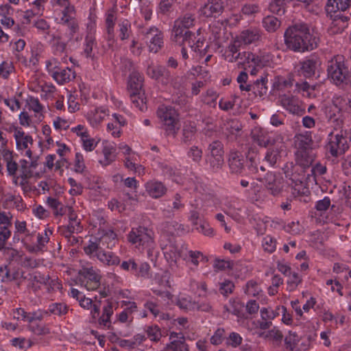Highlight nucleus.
I'll return each mask as SVG.
<instances>
[{
  "label": "nucleus",
  "mask_w": 351,
  "mask_h": 351,
  "mask_svg": "<svg viewBox=\"0 0 351 351\" xmlns=\"http://www.w3.org/2000/svg\"><path fill=\"white\" fill-rule=\"evenodd\" d=\"M284 38L285 44L289 49L300 53L317 48L319 41L305 23H297L289 26L284 33Z\"/></svg>",
  "instance_id": "obj_1"
},
{
  "label": "nucleus",
  "mask_w": 351,
  "mask_h": 351,
  "mask_svg": "<svg viewBox=\"0 0 351 351\" xmlns=\"http://www.w3.org/2000/svg\"><path fill=\"white\" fill-rule=\"evenodd\" d=\"M328 78L337 86H351V71L341 56H336L328 61Z\"/></svg>",
  "instance_id": "obj_2"
},
{
  "label": "nucleus",
  "mask_w": 351,
  "mask_h": 351,
  "mask_svg": "<svg viewBox=\"0 0 351 351\" xmlns=\"http://www.w3.org/2000/svg\"><path fill=\"white\" fill-rule=\"evenodd\" d=\"M128 241L136 247L147 248V253L155 247L154 233L152 229L144 226L133 228L128 235Z\"/></svg>",
  "instance_id": "obj_3"
},
{
  "label": "nucleus",
  "mask_w": 351,
  "mask_h": 351,
  "mask_svg": "<svg viewBox=\"0 0 351 351\" xmlns=\"http://www.w3.org/2000/svg\"><path fill=\"white\" fill-rule=\"evenodd\" d=\"M157 115L164 123L166 135L176 136L179 129V121L176 110L171 106H161Z\"/></svg>",
  "instance_id": "obj_4"
},
{
  "label": "nucleus",
  "mask_w": 351,
  "mask_h": 351,
  "mask_svg": "<svg viewBox=\"0 0 351 351\" xmlns=\"http://www.w3.org/2000/svg\"><path fill=\"white\" fill-rule=\"evenodd\" d=\"M78 275L81 285H84L88 291H94L100 286L101 276L93 267H83L79 270Z\"/></svg>",
  "instance_id": "obj_5"
},
{
  "label": "nucleus",
  "mask_w": 351,
  "mask_h": 351,
  "mask_svg": "<svg viewBox=\"0 0 351 351\" xmlns=\"http://www.w3.org/2000/svg\"><path fill=\"white\" fill-rule=\"evenodd\" d=\"M330 138L326 149L332 156L337 158L338 156L343 154L349 148L347 138L342 134L332 135L330 134Z\"/></svg>",
  "instance_id": "obj_6"
},
{
  "label": "nucleus",
  "mask_w": 351,
  "mask_h": 351,
  "mask_svg": "<svg viewBox=\"0 0 351 351\" xmlns=\"http://www.w3.org/2000/svg\"><path fill=\"white\" fill-rule=\"evenodd\" d=\"M252 138L259 146L269 147L278 143H281L282 138L280 136H276L269 132L259 130L256 132L252 131Z\"/></svg>",
  "instance_id": "obj_7"
},
{
  "label": "nucleus",
  "mask_w": 351,
  "mask_h": 351,
  "mask_svg": "<svg viewBox=\"0 0 351 351\" xmlns=\"http://www.w3.org/2000/svg\"><path fill=\"white\" fill-rule=\"evenodd\" d=\"M171 39L179 45H191V43L195 40L196 36L195 33L190 29L173 25Z\"/></svg>",
  "instance_id": "obj_8"
},
{
  "label": "nucleus",
  "mask_w": 351,
  "mask_h": 351,
  "mask_svg": "<svg viewBox=\"0 0 351 351\" xmlns=\"http://www.w3.org/2000/svg\"><path fill=\"white\" fill-rule=\"evenodd\" d=\"M300 67L298 71L300 75L306 78H310L315 75V71L321 63L317 56H311L300 62Z\"/></svg>",
  "instance_id": "obj_9"
},
{
  "label": "nucleus",
  "mask_w": 351,
  "mask_h": 351,
  "mask_svg": "<svg viewBox=\"0 0 351 351\" xmlns=\"http://www.w3.org/2000/svg\"><path fill=\"white\" fill-rule=\"evenodd\" d=\"M245 160L243 156L239 152L232 151L228 157V165L230 173L241 174L245 169Z\"/></svg>",
  "instance_id": "obj_10"
},
{
  "label": "nucleus",
  "mask_w": 351,
  "mask_h": 351,
  "mask_svg": "<svg viewBox=\"0 0 351 351\" xmlns=\"http://www.w3.org/2000/svg\"><path fill=\"white\" fill-rule=\"evenodd\" d=\"M280 101L282 107L293 114L302 116L305 112V110L298 104V99L293 97L284 95L280 97Z\"/></svg>",
  "instance_id": "obj_11"
},
{
  "label": "nucleus",
  "mask_w": 351,
  "mask_h": 351,
  "mask_svg": "<svg viewBox=\"0 0 351 351\" xmlns=\"http://www.w3.org/2000/svg\"><path fill=\"white\" fill-rule=\"evenodd\" d=\"M224 10V3L221 0H210L202 8V14L206 17H217Z\"/></svg>",
  "instance_id": "obj_12"
},
{
  "label": "nucleus",
  "mask_w": 351,
  "mask_h": 351,
  "mask_svg": "<svg viewBox=\"0 0 351 351\" xmlns=\"http://www.w3.org/2000/svg\"><path fill=\"white\" fill-rule=\"evenodd\" d=\"M294 144L297 149L296 152L313 151V141L311 132H305L304 133L296 134L294 137Z\"/></svg>",
  "instance_id": "obj_13"
},
{
  "label": "nucleus",
  "mask_w": 351,
  "mask_h": 351,
  "mask_svg": "<svg viewBox=\"0 0 351 351\" xmlns=\"http://www.w3.org/2000/svg\"><path fill=\"white\" fill-rule=\"evenodd\" d=\"M315 160V156L313 151H302L295 152V166L299 167L301 171H306L311 167L312 163Z\"/></svg>",
  "instance_id": "obj_14"
},
{
  "label": "nucleus",
  "mask_w": 351,
  "mask_h": 351,
  "mask_svg": "<svg viewBox=\"0 0 351 351\" xmlns=\"http://www.w3.org/2000/svg\"><path fill=\"white\" fill-rule=\"evenodd\" d=\"M332 20V25L337 28V32H342L348 27L350 16H346L341 12L336 11L332 14H327Z\"/></svg>",
  "instance_id": "obj_15"
},
{
  "label": "nucleus",
  "mask_w": 351,
  "mask_h": 351,
  "mask_svg": "<svg viewBox=\"0 0 351 351\" xmlns=\"http://www.w3.org/2000/svg\"><path fill=\"white\" fill-rule=\"evenodd\" d=\"M261 38V31L260 29L254 27V28H249L247 29L243 30L241 32L239 36H237V39L241 43H243L245 45L251 44L254 42L258 41Z\"/></svg>",
  "instance_id": "obj_16"
},
{
  "label": "nucleus",
  "mask_w": 351,
  "mask_h": 351,
  "mask_svg": "<svg viewBox=\"0 0 351 351\" xmlns=\"http://www.w3.org/2000/svg\"><path fill=\"white\" fill-rule=\"evenodd\" d=\"M143 77L138 71H132L129 76L128 90L129 93H141L142 92V87L143 83Z\"/></svg>",
  "instance_id": "obj_17"
},
{
  "label": "nucleus",
  "mask_w": 351,
  "mask_h": 351,
  "mask_svg": "<svg viewBox=\"0 0 351 351\" xmlns=\"http://www.w3.org/2000/svg\"><path fill=\"white\" fill-rule=\"evenodd\" d=\"M305 173L306 171H301L299 167L291 165V169L288 168L285 171V177L287 178V184L290 186L303 181L305 178Z\"/></svg>",
  "instance_id": "obj_18"
},
{
  "label": "nucleus",
  "mask_w": 351,
  "mask_h": 351,
  "mask_svg": "<svg viewBox=\"0 0 351 351\" xmlns=\"http://www.w3.org/2000/svg\"><path fill=\"white\" fill-rule=\"evenodd\" d=\"M351 0H327L325 7L326 14H332L336 11L344 12L350 5Z\"/></svg>",
  "instance_id": "obj_19"
},
{
  "label": "nucleus",
  "mask_w": 351,
  "mask_h": 351,
  "mask_svg": "<svg viewBox=\"0 0 351 351\" xmlns=\"http://www.w3.org/2000/svg\"><path fill=\"white\" fill-rule=\"evenodd\" d=\"M282 147V142L268 147L263 161L267 162L269 167H273L280 157V151Z\"/></svg>",
  "instance_id": "obj_20"
},
{
  "label": "nucleus",
  "mask_w": 351,
  "mask_h": 351,
  "mask_svg": "<svg viewBox=\"0 0 351 351\" xmlns=\"http://www.w3.org/2000/svg\"><path fill=\"white\" fill-rule=\"evenodd\" d=\"M97 258L102 263L108 265H118L120 263V258L112 252L99 251L97 253Z\"/></svg>",
  "instance_id": "obj_21"
},
{
  "label": "nucleus",
  "mask_w": 351,
  "mask_h": 351,
  "mask_svg": "<svg viewBox=\"0 0 351 351\" xmlns=\"http://www.w3.org/2000/svg\"><path fill=\"white\" fill-rule=\"evenodd\" d=\"M146 191L154 198L162 196L166 192V188L160 182H149L145 185Z\"/></svg>",
  "instance_id": "obj_22"
},
{
  "label": "nucleus",
  "mask_w": 351,
  "mask_h": 351,
  "mask_svg": "<svg viewBox=\"0 0 351 351\" xmlns=\"http://www.w3.org/2000/svg\"><path fill=\"white\" fill-rule=\"evenodd\" d=\"M53 80L59 84H64L75 77L74 72L69 67L62 68L58 73H53Z\"/></svg>",
  "instance_id": "obj_23"
},
{
  "label": "nucleus",
  "mask_w": 351,
  "mask_h": 351,
  "mask_svg": "<svg viewBox=\"0 0 351 351\" xmlns=\"http://www.w3.org/2000/svg\"><path fill=\"white\" fill-rule=\"evenodd\" d=\"M205 162L210 171L217 173L224 165V158L205 155Z\"/></svg>",
  "instance_id": "obj_24"
},
{
  "label": "nucleus",
  "mask_w": 351,
  "mask_h": 351,
  "mask_svg": "<svg viewBox=\"0 0 351 351\" xmlns=\"http://www.w3.org/2000/svg\"><path fill=\"white\" fill-rule=\"evenodd\" d=\"M267 80L265 77H261V79L256 80L253 84H251V91L256 95L262 97L267 92V87L266 84Z\"/></svg>",
  "instance_id": "obj_25"
},
{
  "label": "nucleus",
  "mask_w": 351,
  "mask_h": 351,
  "mask_svg": "<svg viewBox=\"0 0 351 351\" xmlns=\"http://www.w3.org/2000/svg\"><path fill=\"white\" fill-rule=\"evenodd\" d=\"M206 156L224 158L223 145L219 141H214L207 147Z\"/></svg>",
  "instance_id": "obj_26"
},
{
  "label": "nucleus",
  "mask_w": 351,
  "mask_h": 351,
  "mask_svg": "<svg viewBox=\"0 0 351 351\" xmlns=\"http://www.w3.org/2000/svg\"><path fill=\"white\" fill-rule=\"evenodd\" d=\"M173 202L171 204H168L167 208H164V212L171 216L174 213L184 207V204L182 202V196L179 193H176L173 197Z\"/></svg>",
  "instance_id": "obj_27"
},
{
  "label": "nucleus",
  "mask_w": 351,
  "mask_h": 351,
  "mask_svg": "<svg viewBox=\"0 0 351 351\" xmlns=\"http://www.w3.org/2000/svg\"><path fill=\"white\" fill-rule=\"evenodd\" d=\"M195 18L194 15L186 13L183 16L178 18L175 21L173 25L180 27L181 28L189 29L195 24Z\"/></svg>",
  "instance_id": "obj_28"
},
{
  "label": "nucleus",
  "mask_w": 351,
  "mask_h": 351,
  "mask_svg": "<svg viewBox=\"0 0 351 351\" xmlns=\"http://www.w3.org/2000/svg\"><path fill=\"white\" fill-rule=\"evenodd\" d=\"M292 0H271L268 9L274 14L282 16L285 12L286 4Z\"/></svg>",
  "instance_id": "obj_29"
},
{
  "label": "nucleus",
  "mask_w": 351,
  "mask_h": 351,
  "mask_svg": "<svg viewBox=\"0 0 351 351\" xmlns=\"http://www.w3.org/2000/svg\"><path fill=\"white\" fill-rule=\"evenodd\" d=\"M196 132L197 129L195 125L191 124L184 125L182 129V143L185 145L190 144L195 139Z\"/></svg>",
  "instance_id": "obj_30"
},
{
  "label": "nucleus",
  "mask_w": 351,
  "mask_h": 351,
  "mask_svg": "<svg viewBox=\"0 0 351 351\" xmlns=\"http://www.w3.org/2000/svg\"><path fill=\"white\" fill-rule=\"evenodd\" d=\"M263 25L267 32H276L281 25V21L273 16H267L263 20Z\"/></svg>",
  "instance_id": "obj_31"
},
{
  "label": "nucleus",
  "mask_w": 351,
  "mask_h": 351,
  "mask_svg": "<svg viewBox=\"0 0 351 351\" xmlns=\"http://www.w3.org/2000/svg\"><path fill=\"white\" fill-rule=\"evenodd\" d=\"M289 187L291 189V193L294 198L300 197V195H306V193H311L304 180L290 185Z\"/></svg>",
  "instance_id": "obj_32"
},
{
  "label": "nucleus",
  "mask_w": 351,
  "mask_h": 351,
  "mask_svg": "<svg viewBox=\"0 0 351 351\" xmlns=\"http://www.w3.org/2000/svg\"><path fill=\"white\" fill-rule=\"evenodd\" d=\"M165 351H189V346L184 339H174L165 347Z\"/></svg>",
  "instance_id": "obj_33"
},
{
  "label": "nucleus",
  "mask_w": 351,
  "mask_h": 351,
  "mask_svg": "<svg viewBox=\"0 0 351 351\" xmlns=\"http://www.w3.org/2000/svg\"><path fill=\"white\" fill-rule=\"evenodd\" d=\"M265 65L266 62L263 58L252 52H249V54L247 56L246 67L247 66L251 68V66H256L262 69Z\"/></svg>",
  "instance_id": "obj_34"
},
{
  "label": "nucleus",
  "mask_w": 351,
  "mask_h": 351,
  "mask_svg": "<svg viewBox=\"0 0 351 351\" xmlns=\"http://www.w3.org/2000/svg\"><path fill=\"white\" fill-rule=\"evenodd\" d=\"M68 306L64 303H53L49 305L48 311H45V314H48L49 312L51 314L56 315L58 316H62L67 313Z\"/></svg>",
  "instance_id": "obj_35"
},
{
  "label": "nucleus",
  "mask_w": 351,
  "mask_h": 351,
  "mask_svg": "<svg viewBox=\"0 0 351 351\" xmlns=\"http://www.w3.org/2000/svg\"><path fill=\"white\" fill-rule=\"evenodd\" d=\"M300 337L295 332L289 331L285 338V345L287 350L293 351L300 341Z\"/></svg>",
  "instance_id": "obj_36"
},
{
  "label": "nucleus",
  "mask_w": 351,
  "mask_h": 351,
  "mask_svg": "<svg viewBox=\"0 0 351 351\" xmlns=\"http://www.w3.org/2000/svg\"><path fill=\"white\" fill-rule=\"evenodd\" d=\"M186 155L188 158L193 161V162L195 164H199L202 160L203 151L199 147L193 145L189 149Z\"/></svg>",
  "instance_id": "obj_37"
},
{
  "label": "nucleus",
  "mask_w": 351,
  "mask_h": 351,
  "mask_svg": "<svg viewBox=\"0 0 351 351\" xmlns=\"http://www.w3.org/2000/svg\"><path fill=\"white\" fill-rule=\"evenodd\" d=\"M131 101L134 106L138 108L140 110L143 111L144 108H146V103L145 98H143V94L141 93H129Z\"/></svg>",
  "instance_id": "obj_38"
},
{
  "label": "nucleus",
  "mask_w": 351,
  "mask_h": 351,
  "mask_svg": "<svg viewBox=\"0 0 351 351\" xmlns=\"http://www.w3.org/2000/svg\"><path fill=\"white\" fill-rule=\"evenodd\" d=\"M256 158L257 154L254 151V149H250L246 156V158L248 160L247 167L250 171L254 173H257L258 169Z\"/></svg>",
  "instance_id": "obj_39"
},
{
  "label": "nucleus",
  "mask_w": 351,
  "mask_h": 351,
  "mask_svg": "<svg viewBox=\"0 0 351 351\" xmlns=\"http://www.w3.org/2000/svg\"><path fill=\"white\" fill-rule=\"evenodd\" d=\"M140 33L144 36V39L145 42L148 43L152 39H154L156 36L161 33L157 27H151L149 28L143 27L140 32Z\"/></svg>",
  "instance_id": "obj_40"
},
{
  "label": "nucleus",
  "mask_w": 351,
  "mask_h": 351,
  "mask_svg": "<svg viewBox=\"0 0 351 351\" xmlns=\"http://www.w3.org/2000/svg\"><path fill=\"white\" fill-rule=\"evenodd\" d=\"M150 52L157 53L163 45V35L161 32L148 43Z\"/></svg>",
  "instance_id": "obj_41"
},
{
  "label": "nucleus",
  "mask_w": 351,
  "mask_h": 351,
  "mask_svg": "<svg viewBox=\"0 0 351 351\" xmlns=\"http://www.w3.org/2000/svg\"><path fill=\"white\" fill-rule=\"evenodd\" d=\"M115 149L112 146H105L103 149V154L104 155V160H100V163L104 166L110 165L115 160V156L113 155Z\"/></svg>",
  "instance_id": "obj_42"
},
{
  "label": "nucleus",
  "mask_w": 351,
  "mask_h": 351,
  "mask_svg": "<svg viewBox=\"0 0 351 351\" xmlns=\"http://www.w3.org/2000/svg\"><path fill=\"white\" fill-rule=\"evenodd\" d=\"M77 136H81L84 149L90 152L95 149L96 145L94 144L95 140L93 138H89V135L86 131L77 133Z\"/></svg>",
  "instance_id": "obj_43"
},
{
  "label": "nucleus",
  "mask_w": 351,
  "mask_h": 351,
  "mask_svg": "<svg viewBox=\"0 0 351 351\" xmlns=\"http://www.w3.org/2000/svg\"><path fill=\"white\" fill-rule=\"evenodd\" d=\"M146 332L151 341L157 342L160 339V329L156 325L148 326L146 329Z\"/></svg>",
  "instance_id": "obj_44"
},
{
  "label": "nucleus",
  "mask_w": 351,
  "mask_h": 351,
  "mask_svg": "<svg viewBox=\"0 0 351 351\" xmlns=\"http://www.w3.org/2000/svg\"><path fill=\"white\" fill-rule=\"evenodd\" d=\"M195 302L191 301L186 298H179L176 302V304L179 308L186 311H195Z\"/></svg>",
  "instance_id": "obj_45"
},
{
  "label": "nucleus",
  "mask_w": 351,
  "mask_h": 351,
  "mask_svg": "<svg viewBox=\"0 0 351 351\" xmlns=\"http://www.w3.org/2000/svg\"><path fill=\"white\" fill-rule=\"evenodd\" d=\"M137 264L138 263H136L134 258H130L128 261H123L120 265V267L123 270L130 271L136 276Z\"/></svg>",
  "instance_id": "obj_46"
},
{
  "label": "nucleus",
  "mask_w": 351,
  "mask_h": 351,
  "mask_svg": "<svg viewBox=\"0 0 351 351\" xmlns=\"http://www.w3.org/2000/svg\"><path fill=\"white\" fill-rule=\"evenodd\" d=\"M264 250L271 253L275 251L276 247V241L270 236H266L263 242Z\"/></svg>",
  "instance_id": "obj_47"
},
{
  "label": "nucleus",
  "mask_w": 351,
  "mask_h": 351,
  "mask_svg": "<svg viewBox=\"0 0 351 351\" xmlns=\"http://www.w3.org/2000/svg\"><path fill=\"white\" fill-rule=\"evenodd\" d=\"M327 168L321 163H317L315 166L311 167V173H307V178L311 176L315 178L317 176H322L326 173Z\"/></svg>",
  "instance_id": "obj_48"
},
{
  "label": "nucleus",
  "mask_w": 351,
  "mask_h": 351,
  "mask_svg": "<svg viewBox=\"0 0 351 351\" xmlns=\"http://www.w3.org/2000/svg\"><path fill=\"white\" fill-rule=\"evenodd\" d=\"M266 189L271 195L274 196L279 195L282 193L283 189V184L281 179L274 182V183Z\"/></svg>",
  "instance_id": "obj_49"
},
{
  "label": "nucleus",
  "mask_w": 351,
  "mask_h": 351,
  "mask_svg": "<svg viewBox=\"0 0 351 351\" xmlns=\"http://www.w3.org/2000/svg\"><path fill=\"white\" fill-rule=\"evenodd\" d=\"M335 105L339 106L340 110H344L346 111L351 110V97H338L334 101Z\"/></svg>",
  "instance_id": "obj_50"
},
{
  "label": "nucleus",
  "mask_w": 351,
  "mask_h": 351,
  "mask_svg": "<svg viewBox=\"0 0 351 351\" xmlns=\"http://www.w3.org/2000/svg\"><path fill=\"white\" fill-rule=\"evenodd\" d=\"M30 330L36 335H45L49 334V329L45 326H41L38 324H32L29 326Z\"/></svg>",
  "instance_id": "obj_51"
},
{
  "label": "nucleus",
  "mask_w": 351,
  "mask_h": 351,
  "mask_svg": "<svg viewBox=\"0 0 351 351\" xmlns=\"http://www.w3.org/2000/svg\"><path fill=\"white\" fill-rule=\"evenodd\" d=\"M234 288V285L232 281L225 280L220 283L219 291L222 295L227 296L232 292Z\"/></svg>",
  "instance_id": "obj_52"
},
{
  "label": "nucleus",
  "mask_w": 351,
  "mask_h": 351,
  "mask_svg": "<svg viewBox=\"0 0 351 351\" xmlns=\"http://www.w3.org/2000/svg\"><path fill=\"white\" fill-rule=\"evenodd\" d=\"M250 51H241L240 49L237 53L234 54L235 61L238 62V64L239 66H241L245 70H246V60L247 56L249 54Z\"/></svg>",
  "instance_id": "obj_53"
},
{
  "label": "nucleus",
  "mask_w": 351,
  "mask_h": 351,
  "mask_svg": "<svg viewBox=\"0 0 351 351\" xmlns=\"http://www.w3.org/2000/svg\"><path fill=\"white\" fill-rule=\"evenodd\" d=\"M13 70L14 66L11 63L3 62L0 64V77L7 79Z\"/></svg>",
  "instance_id": "obj_54"
},
{
  "label": "nucleus",
  "mask_w": 351,
  "mask_h": 351,
  "mask_svg": "<svg viewBox=\"0 0 351 351\" xmlns=\"http://www.w3.org/2000/svg\"><path fill=\"white\" fill-rule=\"evenodd\" d=\"M163 66L158 65V66H149L147 69V74L152 77V79L155 80H160V73L162 71Z\"/></svg>",
  "instance_id": "obj_55"
},
{
  "label": "nucleus",
  "mask_w": 351,
  "mask_h": 351,
  "mask_svg": "<svg viewBox=\"0 0 351 351\" xmlns=\"http://www.w3.org/2000/svg\"><path fill=\"white\" fill-rule=\"evenodd\" d=\"M150 266L147 263H141L137 264L136 276L148 277Z\"/></svg>",
  "instance_id": "obj_56"
},
{
  "label": "nucleus",
  "mask_w": 351,
  "mask_h": 351,
  "mask_svg": "<svg viewBox=\"0 0 351 351\" xmlns=\"http://www.w3.org/2000/svg\"><path fill=\"white\" fill-rule=\"evenodd\" d=\"M214 267L218 270H225L226 269H232L233 261H226L223 259H215Z\"/></svg>",
  "instance_id": "obj_57"
},
{
  "label": "nucleus",
  "mask_w": 351,
  "mask_h": 351,
  "mask_svg": "<svg viewBox=\"0 0 351 351\" xmlns=\"http://www.w3.org/2000/svg\"><path fill=\"white\" fill-rule=\"evenodd\" d=\"M225 330L223 328H218L210 338V343L217 346L222 343Z\"/></svg>",
  "instance_id": "obj_58"
},
{
  "label": "nucleus",
  "mask_w": 351,
  "mask_h": 351,
  "mask_svg": "<svg viewBox=\"0 0 351 351\" xmlns=\"http://www.w3.org/2000/svg\"><path fill=\"white\" fill-rule=\"evenodd\" d=\"M165 256H169V258L171 261H176L178 258L180 256V252L177 247L170 245L168 247L166 248V252H165Z\"/></svg>",
  "instance_id": "obj_59"
},
{
  "label": "nucleus",
  "mask_w": 351,
  "mask_h": 351,
  "mask_svg": "<svg viewBox=\"0 0 351 351\" xmlns=\"http://www.w3.org/2000/svg\"><path fill=\"white\" fill-rule=\"evenodd\" d=\"M75 171L76 173H82L85 168V165L84 163L83 156L80 153L75 154Z\"/></svg>",
  "instance_id": "obj_60"
},
{
  "label": "nucleus",
  "mask_w": 351,
  "mask_h": 351,
  "mask_svg": "<svg viewBox=\"0 0 351 351\" xmlns=\"http://www.w3.org/2000/svg\"><path fill=\"white\" fill-rule=\"evenodd\" d=\"M228 343L234 348H236L241 344L242 337L239 333L232 332L230 334L228 339Z\"/></svg>",
  "instance_id": "obj_61"
},
{
  "label": "nucleus",
  "mask_w": 351,
  "mask_h": 351,
  "mask_svg": "<svg viewBox=\"0 0 351 351\" xmlns=\"http://www.w3.org/2000/svg\"><path fill=\"white\" fill-rule=\"evenodd\" d=\"M267 337L271 338L276 342L277 346H279L283 339V335L281 331L276 328H273L268 332Z\"/></svg>",
  "instance_id": "obj_62"
},
{
  "label": "nucleus",
  "mask_w": 351,
  "mask_h": 351,
  "mask_svg": "<svg viewBox=\"0 0 351 351\" xmlns=\"http://www.w3.org/2000/svg\"><path fill=\"white\" fill-rule=\"evenodd\" d=\"M330 206V199L328 197H325L323 199L317 202L315 209L319 212L326 211Z\"/></svg>",
  "instance_id": "obj_63"
},
{
  "label": "nucleus",
  "mask_w": 351,
  "mask_h": 351,
  "mask_svg": "<svg viewBox=\"0 0 351 351\" xmlns=\"http://www.w3.org/2000/svg\"><path fill=\"white\" fill-rule=\"evenodd\" d=\"M222 26H223V23L220 22L219 21H216L212 26H210L212 33L216 39L220 38L221 31L225 30L224 27L223 29L221 28Z\"/></svg>",
  "instance_id": "obj_64"
}]
</instances>
